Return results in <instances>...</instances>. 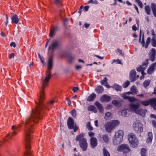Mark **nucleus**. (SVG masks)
<instances>
[{"mask_svg": "<svg viewBox=\"0 0 156 156\" xmlns=\"http://www.w3.org/2000/svg\"><path fill=\"white\" fill-rule=\"evenodd\" d=\"M152 124L153 126L154 127H156V122L154 120H152Z\"/></svg>", "mask_w": 156, "mask_h": 156, "instance_id": "nucleus-57", "label": "nucleus"}, {"mask_svg": "<svg viewBox=\"0 0 156 156\" xmlns=\"http://www.w3.org/2000/svg\"><path fill=\"white\" fill-rule=\"evenodd\" d=\"M156 37H153L152 39L151 44L154 47L156 46Z\"/></svg>", "mask_w": 156, "mask_h": 156, "instance_id": "nucleus-40", "label": "nucleus"}, {"mask_svg": "<svg viewBox=\"0 0 156 156\" xmlns=\"http://www.w3.org/2000/svg\"><path fill=\"white\" fill-rule=\"evenodd\" d=\"M113 88L117 91H120L121 90L122 88V87L117 84L114 85L113 86Z\"/></svg>", "mask_w": 156, "mask_h": 156, "instance_id": "nucleus-29", "label": "nucleus"}, {"mask_svg": "<svg viewBox=\"0 0 156 156\" xmlns=\"http://www.w3.org/2000/svg\"><path fill=\"white\" fill-rule=\"evenodd\" d=\"M15 54L13 53L10 54L9 56V58L11 59L12 58H13L14 57Z\"/></svg>", "mask_w": 156, "mask_h": 156, "instance_id": "nucleus-54", "label": "nucleus"}, {"mask_svg": "<svg viewBox=\"0 0 156 156\" xmlns=\"http://www.w3.org/2000/svg\"><path fill=\"white\" fill-rule=\"evenodd\" d=\"M107 80H108L107 79L106 77H105L103 80L101 81V84L108 87L107 86H108V84Z\"/></svg>", "mask_w": 156, "mask_h": 156, "instance_id": "nucleus-30", "label": "nucleus"}, {"mask_svg": "<svg viewBox=\"0 0 156 156\" xmlns=\"http://www.w3.org/2000/svg\"><path fill=\"white\" fill-rule=\"evenodd\" d=\"M12 22L15 24H17L19 22V19L16 14H14L11 18Z\"/></svg>", "mask_w": 156, "mask_h": 156, "instance_id": "nucleus-22", "label": "nucleus"}, {"mask_svg": "<svg viewBox=\"0 0 156 156\" xmlns=\"http://www.w3.org/2000/svg\"><path fill=\"white\" fill-rule=\"evenodd\" d=\"M79 145L83 151H86L87 147L88 144L86 139H84L82 141L79 142Z\"/></svg>", "mask_w": 156, "mask_h": 156, "instance_id": "nucleus-10", "label": "nucleus"}, {"mask_svg": "<svg viewBox=\"0 0 156 156\" xmlns=\"http://www.w3.org/2000/svg\"><path fill=\"white\" fill-rule=\"evenodd\" d=\"M12 129L13 130V131H16L17 128L15 126L13 125L12 126Z\"/></svg>", "mask_w": 156, "mask_h": 156, "instance_id": "nucleus-62", "label": "nucleus"}, {"mask_svg": "<svg viewBox=\"0 0 156 156\" xmlns=\"http://www.w3.org/2000/svg\"><path fill=\"white\" fill-rule=\"evenodd\" d=\"M55 101V100H52V101H50L49 102V103L51 105H52L54 104V103Z\"/></svg>", "mask_w": 156, "mask_h": 156, "instance_id": "nucleus-64", "label": "nucleus"}, {"mask_svg": "<svg viewBox=\"0 0 156 156\" xmlns=\"http://www.w3.org/2000/svg\"><path fill=\"white\" fill-rule=\"evenodd\" d=\"M103 87L101 86H98L95 89V90L98 93H101L103 91Z\"/></svg>", "mask_w": 156, "mask_h": 156, "instance_id": "nucleus-26", "label": "nucleus"}, {"mask_svg": "<svg viewBox=\"0 0 156 156\" xmlns=\"http://www.w3.org/2000/svg\"><path fill=\"white\" fill-rule=\"evenodd\" d=\"M95 133L93 132H89L88 133V135L89 136L91 137V138H94V136Z\"/></svg>", "mask_w": 156, "mask_h": 156, "instance_id": "nucleus-48", "label": "nucleus"}, {"mask_svg": "<svg viewBox=\"0 0 156 156\" xmlns=\"http://www.w3.org/2000/svg\"><path fill=\"white\" fill-rule=\"evenodd\" d=\"M156 67V62L153 63L148 69L147 73L149 74H151L154 71L155 68Z\"/></svg>", "mask_w": 156, "mask_h": 156, "instance_id": "nucleus-14", "label": "nucleus"}, {"mask_svg": "<svg viewBox=\"0 0 156 156\" xmlns=\"http://www.w3.org/2000/svg\"><path fill=\"white\" fill-rule=\"evenodd\" d=\"M112 103L116 107H119L120 105V103L116 100L112 101Z\"/></svg>", "mask_w": 156, "mask_h": 156, "instance_id": "nucleus-42", "label": "nucleus"}, {"mask_svg": "<svg viewBox=\"0 0 156 156\" xmlns=\"http://www.w3.org/2000/svg\"><path fill=\"white\" fill-rule=\"evenodd\" d=\"M123 138H121L120 137L116 136H115L113 138V143L114 145H116L118 144H119L120 143H121Z\"/></svg>", "mask_w": 156, "mask_h": 156, "instance_id": "nucleus-13", "label": "nucleus"}, {"mask_svg": "<svg viewBox=\"0 0 156 156\" xmlns=\"http://www.w3.org/2000/svg\"><path fill=\"white\" fill-rule=\"evenodd\" d=\"M88 110L89 111H93L95 113L97 111L96 108L93 105H90L88 107Z\"/></svg>", "mask_w": 156, "mask_h": 156, "instance_id": "nucleus-34", "label": "nucleus"}, {"mask_svg": "<svg viewBox=\"0 0 156 156\" xmlns=\"http://www.w3.org/2000/svg\"><path fill=\"white\" fill-rule=\"evenodd\" d=\"M79 89V88L77 87H74L73 88V90L74 92H75L77 91Z\"/></svg>", "mask_w": 156, "mask_h": 156, "instance_id": "nucleus-53", "label": "nucleus"}, {"mask_svg": "<svg viewBox=\"0 0 156 156\" xmlns=\"http://www.w3.org/2000/svg\"><path fill=\"white\" fill-rule=\"evenodd\" d=\"M119 122L117 120H113L106 122L105 125L106 130L108 133H111L112 130L119 124Z\"/></svg>", "mask_w": 156, "mask_h": 156, "instance_id": "nucleus-3", "label": "nucleus"}, {"mask_svg": "<svg viewBox=\"0 0 156 156\" xmlns=\"http://www.w3.org/2000/svg\"><path fill=\"white\" fill-rule=\"evenodd\" d=\"M89 8V6H86L84 7L83 9L85 11H88Z\"/></svg>", "mask_w": 156, "mask_h": 156, "instance_id": "nucleus-56", "label": "nucleus"}, {"mask_svg": "<svg viewBox=\"0 0 156 156\" xmlns=\"http://www.w3.org/2000/svg\"><path fill=\"white\" fill-rule=\"evenodd\" d=\"M130 90L132 92V94H137V90L135 87L132 86L130 89Z\"/></svg>", "mask_w": 156, "mask_h": 156, "instance_id": "nucleus-32", "label": "nucleus"}, {"mask_svg": "<svg viewBox=\"0 0 156 156\" xmlns=\"http://www.w3.org/2000/svg\"><path fill=\"white\" fill-rule=\"evenodd\" d=\"M96 97V95L94 93H92L89 95L87 98V101H94Z\"/></svg>", "mask_w": 156, "mask_h": 156, "instance_id": "nucleus-24", "label": "nucleus"}, {"mask_svg": "<svg viewBox=\"0 0 156 156\" xmlns=\"http://www.w3.org/2000/svg\"><path fill=\"white\" fill-rule=\"evenodd\" d=\"M71 113L72 116L73 117H75L76 116V112L75 109H73L71 112Z\"/></svg>", "mask_w": 156, "mask_h": 156, "instance_id": "nucleus-47", "label": "nucleus"}, {"mask_svg": "<svg viewBox=\"0 0 156 156\" xmlns=\"http://www.w3.org/2000/svg\"><path fill=\"white\" fill-rule=\"evenodd\" d=\"M62 2V0H55V3L58 5H60Z\"/></svg>", "mask_w": 156, "mask_h": 156, "instance_id": "nucleus-51", "label": "nucleus"}, {"mask_svg": "<svg viewBox=\"0 0 156 156\" xmlns=\"http://www.w3.org/2000/svg\"><path fill=\"white\" fill-rule=\"evenodd\" d=\"M130 82L129 81H127V82L124 83L122 85L123 87L126 88L129 85Z\"/></svg>", "mask_w": 156, "mask_h": 156, "instance_id": "nucleus-46", "label": "nucleus"}, {"mask_svg": "<svg viewBox=\"0 0 156 156\" xmlns=\"http://www.w3.org/2000/svg\"><path fill=\"white\" fill-rule=\"evenodd\" d=\"M123 131L122 130H120L115 133V136H116L120 137L123 138Z\"/></svg>", "mask_w": 156, "mask_h": 156, "instance_id": "nucleus-25", "label": "nucleus"}, {"mask_svg": "<svg viewBox=\"0 0 156 156\" xmlns=\"http://www.w3.org/2000/svg\"><path fill=\"white\" fill-rule=\"evenodd\" d=\"M140 107V105L139 103H137L136 104L131 103L129 105V110L131 112H134L137 114L144 117L145 115V112L142 109L139 108Z\"/></svg>", "mask_w": 156, "mask_h": 156, "instance_id": "nucleus-2", "label": "nucleus"}, {"mask_svg": "<svg viewBox=\"0 0 156 156\" xmlns=\"http://www.w3.org/2000/svg\"><path fill=\"white\" fill-rule=\"evenodd\" d=\"M128 136L131 146L133 148L137 147L139 142L136 135L133 133H130L128 134Z\"/></svg>", "mask_w": 156, "mask_h": 156, "instance_id": "nucleus-4", "label": "nucleus"}, {"mask_svg": "<svg viewBox=\"0 0 156 156\" xmlns=\"http://www.w3.org/2000/svg\"><path fill=\"white\" fill-rule=\"evenodd\" d=\"M57 28L56 27H51L50 29V33L49 36L52 37L54 35H55V32L56 31Z\"/></svg>", "mask_w": 156, "mask_h": 156, "instance_id": "nucleus-19", "label": "nucleus"}, {"mask_svg": "<svg viewBox=\"0 0 156 156\" xmlns=\"http://www.w3.org/2000/svg\"><path fill=\"white\" fill-rule=\"evenodd\" d=\"M112 117V114L109 112H108L105 113V119H111Z\"/></svg>", "mask_w": 156, "mask_h": 156, "instance_id": "nucleus-28", "label": "nucleus"}, {"mask_svg": "<svg viewBox=\"0 0 156 156\" xmlns=\"http://www.w3.org/2000/svg\"><path fill=\"white\" fill-rule=\"evenodd\" d=\"M156 50L154 48H152L151 52L149 54V59L151 61H154L155 58Z\"/></svg>", "mask_w": 156, "mask_h": 156, "instance_id": "nucleus-11", "label": "nucleus"}, {"mask_svg": "<svg viewBox=\"0 0 156 156\" xmlns=\"http://www.w3.org/2000/svg\"><path fill=\"white\" fill-rule=\"evenodd\" d=\"M114 62H116L119 64H121V62L119 59H118L117 60H114Z\"/></svg>", "mask_w": 156, "mask_h": 156, "instance_id": "nucleus-61", "label": "nucleus"}, {"mask_svg": "<svg viewBox=\"0 0 156 156\" xmlns=\"http://www.w3.org/2000/svg\"><path fill=\"white\" fill-rule=\"evenodd\" d=\"M117 51L119 53L120 55H121L122 56H123V54L122 53V51L121 50L118 48L117 49Z\"/></svg>", "mask_w": 156, "mask_h": 156, "instance_id": "nucleus-55", "label": "nucleus"}, {"mask_svg": "<svg viewBox=\"0 0 156 156\" xmlns=\"http://www.w3.org/2000/svg\"><path fill=\"white\" fill-rule=\"evenodd\" d=\"M144 9L146 13L150 15L151 12V9L150 6L149 5H147L145 6Z\"/></svg>", "mask_w": 156, "mask_h": 156, "instance_id": "nucleus-27", "label": "nucleus"}, {"mask_svg": "<svg viewBox=\"0 0 156 156\" xmlns=\"http://www.w3.org/2000/svg\"><path fill=\"white\" fill-rule=\"evenodd\" d=\"M6 21L5 23V25L6 26H7V24H8V18L7 16L6 15Z\"/></svg>", "mask_w": 156, "mask_h": 156, "instance_id": "nucleus-60", "label": "nucleus"}, {"mask_svg": "<svg viewBox=\"0 0 156 156\" xmlns=\"http://www.w3.org/2000/svg\"><path fill=\"white\" fill-rule=\"evenodd\" d=\"M153 139V134L152 133L149 132L148 133L147 138L146 142L148 144H151Z\"/></svg>", "mask_w": 156, "mask_h": 156, "instance_id": "nucleus-18", "label": "nucleus"}, {"mask_svg": "<svg viewBox=\"0 0 156 156\" xmlns=\"http://www.w3.org/2000/svg\"><path fill=\"white\" fill-rule=\"evenodd\" d=\"M145 42L144 40V34H143L142 38V41L141 42V44L142 45V47H144L145 46Z\"/></svg>", "mask_w": 156, "mask_h": 156, "instance_id": "nucleus-49", "label": "nucleus"}, {"mask_svg": "<svg viewBox=\"0 0 156 156\" xmlns=\"http://www.w3.org/2000/svg\"><path fill=\"white\" fill-rule=\"evenodd\" d=\"M102 139L104 142L106 143H107L109 141V138L108 135L107 134H104L102 136Z\"/></svg>", "mask_w": 156, "mask_h": 156, "instance_id": "nucleus-35", "label": "nucleus"}, {"mask_svg": "<svg viewBox=\"0 0 156 156\" xmlns=\"http://www.w3.org/2000/svg\"><path fill=\"white\" fill-rule=\"evenodd\" d=\"M130 112L129 110V108H128L127 109L123 110L121 112V114L123 116H129V112Z\"/></svg>", "mask_w": 156, "mask_h": 156, "instance_id": "nucleus-23", "label": "nucleus"}, {"mask_svg": "<svg viewBox=\"0 0 156 156\" xmlns=\"http://www.w3.org/2000/svg\"><path fill=\"white\" fill-rule=\"evenodd\" d=\"M118 151L122 152L124 154L128 153L130 151V149L128 145L126 144H122L117 148Z\"/></svg>", "mask_w": 156, "mask_h": 156, "instance_id": "nucleus-7", "label": "nucleus"}, {"mask_svg": "<svg viewBox=\"0 0 156 156\" xmlns=\"http://www.w3.org/2000/svg\"><path fill=\"white\" fill-rule=\"evenodd\" d=\"M60 43L58 41L55 40L52 41L51 45L49 47L48 50H51V52H52L53 50L57 48L59 45Z\"/></svg>", "mask_w": 156, "mask_h": 156, "instance_id": "nucleus-9", "label": "nucleus"}, {"mask_svg": "<svg viewBox=\"0 0 156 156\" xmlns=\"http://www.w3.org/2000/svg\"><path fill=\"white\" fill-rule=\"evenodd\" d=\"M147 150L144 148H142L141 150V156H146Z\"/></svg>", "mask_w": 156, "mask_h": 156, "instance_id": "nucleus-36", "label": "nucleus"}, {"mask_svg": "<svg viewBox=\"0 0 156 156\" xmlns=\"http://www.w3.org/2000/svg\"><path fill=\"white\" fill-rule=\"evenodd\" d=\"M151 8L154 16L156 17V5L154 3L151 4Z\"/></svg>", "mask_w": 156, "mask_h": 156, "instance_id": "nucleus-21", "label": "nucleus"}, {"mask_svg": "<svg viewBox=\"0 0 156 156\" xmlns=\"http://www.w3.org/2000/svg\"><path fill=\"white\" fill-rule=\"evenodd\" d=\"M135 1L137 3L139 6L140 7V8H142L143 7V4L142 2L140 0H135Z\"/></svg>", "mask_w": 156, "mask_h": 156, "instance_id": "nucleus-45", "label": "nucleus"}, {"mask_svg": "<svg viewBox=\"0 0 156 156\" xmlns=\"http://www.w3.org/2000/svg\"><path fill=\"white\" fill-rule=\"evenodd\" d=\"M150 82V81L149 80H145L143 83V84L144 87H146L149 85Z\"/></svg>", "mask_w": 156, "mask_h": 156, "instance_id": "nucleus-41", "label": "nucleus"}, {"mask_svg": "<svg viewBox=\"0 0 156 156\" xmlns=\"http://www.w3.org/2000/svg\"><path fill=\"white\" fill-rule=\"evenodd\" d=\"M122 97H123L124 99H127L128 100V98H129V96H127V94L126 93L123 94L122 95Z\"/></svg>", "mask_w": 156, "mask_h": 156, "instance_id": "nucleus-50", "label": "nucleus"}, {"mask_svg": "<svg viewBox=\"0 0 156 156\" xmlns=\"http://www.w3.org/2000/svg\"><path fill=\"white\" fill-rule=\"evenodd\" d=\"M149 105H151V106L156 103V98H153L149 99Z\"/></svg>", "mask_w": 156, "mask_h": 156, "instance_id": "nucleus-33", "label": "nucleus"}, {"mask_svg": "<svg viewBox=\"0 0 156 156\" xmlns=\"http://www.w3.org/2000/svg\"><path fill=\"white\" fill-rule=\"evenodd\" d=\"M67 123L68 128L70 129H73L74 132H76L79 128L76 124H74L73 119L71 117L68 118Z\"/></svg>", "mask_w": 156, "mask_h": 156, "instance_id": "nucleus-6", "label": "nucleus"}, {"mask_svg": "<svg viewBox=\"0 0 156 156\" xmlns=\"http://www.w3.org/2000/svg\"><path fill=\"white\" fill-rule=\"evenodd\" d=\"M16 134L17 133L16 131H13L11 133H9L8 136L10 138H11L13 136H15Z\"/></svg>", "mask_w": 156, "mask_h": 156, "instance_id": "nucleus-44", "label": "nucleus"}, {"mask_svg": "<svg viewBox=\"0 0 156 156\" xmlns=\"http://www.w3.org/2000/svg\"><path fill=\"white\" fill-rule=\"evenodd\" d=\"M148 64V60L146 59L145 62H144L142 66H140L137 69L138 72H140L142 75L145 74L144 72V70L146 69L147 66Z\"/></svg>", "mask_w": 156, "mask_h": 156, "instance_id": "nucleus-8", "label": "nucleus"}, {"mask_svg": "<svg viewBox=\"0 0 156 156\" xmlns=\"http://www.w3.org/2000/svg\"><path fill=\"white\" fill-rule=\"evenodd\" d=\"M100 99L102 102H109L110 101L111 98L109 96L105 94L101 97Z\"/></svg>", "mask_w": 156, "mask_h": 156, "instance_id": "nucleus-16", "label": "nucleus"}, {"mask_svg": "<svg viewBox=\"0 0 156 156\" xmlns=\"http://www.w3.org/2000/svg\"><path fill=\"white\" fill-rule=\"evenodd\" d=\"M133 127L137 133L142 132L143 130V125L139 121H136L133 125Z\"/></svg>", "mask_w": 156, "mask_h": 156, "instance_id": "nucleus-5", "label": "nucleus"}, {"mask_svg": "<svg viewBox=\"0 0 156 156\" xmlns=\"http://www.w3.org/2000/svg\"><path fill=\"white\" fill-rule=\"evenodd\" d=\"M76 69L77 70H78L82 68V67L80 66H76Z\"/></svg>", "mask_w": 156, "mask_h": 156, "instance_id": "nucleus-63", "label": "nucleus"}, {"mask_svg": "<svg viewBox=\"0 0 156 156\" xmlns=\"http://www.w3.org/2000/svg\"><path fill=\"white\" fill-rule=\"evenodd\" d=\"M128 100L130 102H133L135 101H137V99L133 97H129L128 98Z\"/></svg>", "mask_w": 156, "mask_h": 156, "instance_id": "nucleus-43", "label": "nucleus"}, {"mask_svg": "<svg viewBox=\"0 0 156 156\" xmlns=\"http://www.w3.org/2000/svg\"><path fill=\"white\" fill-rule=\"evenodd\" d=\"M10 46L11 47L13 46L14 48H15L16 46V44L15 42H12L11 43Z\"/></svg>", "mask_w": 156, "mask_h": 156, "instance_id": "nucleus-52", "label": "nucleus"}, {"mask_svg": "<svg viewBox=\"0 0 156 156\" xmlns=\"http://www.w3.org/2000/svg\"><path fill=\"white\" fill-rule=\"evenodd\" d=\"M151 38L150 37H148L146 40V44L144 46L146 48H147L148 45L151 42Z\"/></svg>", "mask_w": 156, "mask_h": 156, "instance_id": "nucleus-39", "label": "nucleus"}, {"mask_svg": "<svg viewBox=\"0 0 156 156\" xmlns=\"http://www.w3.org/2000/svg\"><path fill=\"white\" fill-rule=\"evenodd\" d=\"M104 156H110L109 152L107 151L105 148H104L103 150Z\"/></svg>", "mask_w": 156, "mask_h": 156, "instance_id": "nucleus-38", "label": "nucleus"}, {"mask_svg": "<svg viewBox=\"0 0 156 156\" xmlns=\"http://www.w3.org/2000/svg\"><path fill=\"white\" fill-rule=\"evenodd\" d=\"M140 102L144 106H147L149 105V100L141 101Z\"/></svg>", "mask_w": 156, "mask_h": 156, "instance_id": "nucleus-31", "label": "nucleus"}, {"mask_svg": "<svg viewBox=\"0 0 156 156\" xmlns=\"http://www.w3.org/2000/svg\"><path fill=\"white\" fill-rule=\"evenodd\" d=\"M53 56L52 55L49 56L47 61L48 69L45 75L41 79V89L38 94L39 102L36 105V108L31 112L30 116L25 121H22L24 124V134L25 140H31L33 133V127L34 123H37L42 117L43 112L42 105L45 99V93L44 89L48 86L49 81L51 78V72L53 66Z\"/></svg>", "mask_w": 156, "mask_h": 156, "instance_id": "nucleus-1", "label": "nucleus"}, {"mask_svg": "<svg viewBox=\"0 0 156 156\" xmlns=\"http://www.w3.org/2000/svg\"><path fill=\"white\" fill-rule=\"evenodd\" d=\"M90 141V145L92 148H94L97 145V141L96 138H91Z\"/></svg>", "mask_w": 156, "mask_h": 156, "instance_id": "nucleus-15", "label": "nucleus"}, {"mask_svg": "<svg viewBox=\"0 0 156 156\" xmlns=\"http://www.w3.org/2000/svg\"><path fill=\"white\" fill-rule=\"evenodd\" d=\"M154 110H156V103L151 106Z\"/></svg>", "mask_w": 156, "mask_h": 156, "instance_id": "nucleus-59", "label": "nucleus"}, {"mask_svg": "<svg viewBox=\"0 0 156 156\" xmlns=\"http://www.w3.org/2000/svg\"><path fill=\"white\" fill-rule=\"evenodd\" d=\"M66 100L68 101V103L69 105L70 106L71 104V101L70 100L69 98H67Z\"/></svg>", "mask_w": 156, "mask_h": 156, "instance_id": "nucleus-58", "label": "nucleus"}, {"mask_svg": "<svg viewBox=\"0 0 156 156\" xmlns=\"http://www.w3.org/2000/svg\"><path fill=\"white\" fill-rule=\"evenodd\" d=\"M86 127L89 130H92L93 129V128L91 126L90 122H88L87 123L86 125Z\"/></svg>", "mask_w": 156, "mask_h": 156, "instance_id": "nucleus-37", "label": "nucleus"}, {"mask_svg": "<svg viewBox=\"0 0 156 156\" xmlns=\"http://www.w3.org/2000/svg\"><path fill=\"white\" fill-rule=\"evenodd\" d=\"M95 105L98 108L100 112L102 113L103 112V108L101 104H100L98 101H96L95 102Z\"/></svg>", "mask_w": 156, "mask_h": 156, "instance_id": "nucleus-20", "label": "nucleus"}, {"mask_svg": "<svg viewBox=\"0 0 156 156\" xmlns=\"http://www.w3.org/2000/svg\"><path fill=\"white\" fill-rule=\"evenodd\" d=\"M136 72L135 70H132L131 71L130 73V79L131 82H133L136 80L135 76Z\"/></svg>", "mask_w": 156, "mask_h": 156, "instance_id": "nucleus-12", "label": "nucleus"}, {"mask_svg": "<svg viewBox=\"0 0 156 156\" xmlns=\"http://www.w3.org/2000/svg\"><path fill=\"white\" fill-rule=\"evenodd\" d=\"M84 136L85 134L83 133L79 134V135L76 136L75 138L76 141H81V140L82 141L83 140H84V139H86L85 138H84Z\"/></svg>", "mask_w": 156, "mask_h": 156, "instance_id": "nucleus-17", "label": "nucleus"}]
</instances>
